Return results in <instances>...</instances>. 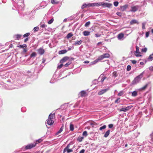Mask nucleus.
<instances>
[{"label": "nucleus", "instance_id": "f257e3e1", "mask_svg": "<svg viewBox=\"0 0 153 153\" xmlns=\"http://www.w3.org/2000/svg\"><path fill=\"white\" fill-rule=\"evenodd\" d=\"M143 72L140 75L134 78V79L132 82L131 84L133 85H134L139 83L141 79L143 77Z\"/></svg>", "mask_w": 153, "mask_h": 153}, {"label": "nucleus", "instance_id": "f03ea898", "mask_svg": "<svg viewBox=\"0 0 153 153\" xmlns=\"http://www.w3.org/2000/svg\"><path fill=\"white\" fill-rule=\"evenodd\" d=\"M19 10H22L24 7V0H16Z\"/></svg>", "mask_w": 153, "mask_h": 153}, {"label": "nucleus", "instance_id": "7ed1b4c3", "mask_svg": "<svg viewBox=\"0 0 153 153\" xmlns=\"http://www.w3.org/2000/svg\"><path fill=\"white\" fill-rule=\"evenodd\" d=\"M141 7V6L138 5L131 6V9L129 10V11L133 12H135L137 11L138 10L139 8Z\"/></svg>", "mask_w": 153, "mask_h": 153}, {"label": "nucleus", "instance_id": "20e7f679", "mask_svg": "<svg viewBox=\"0 0 153 153\" xmlns=\"http://www.w3.org/2000/svg\"><path fill=\"white\" fill-rule=\"evenodd\" d=\"M36 145V144L34 143H30L29 144H28L26 146H25L24 147V149H25L26 150L27 149H32V148L35 147ZM24 147H23L22 149H23Z\"/></svg>", "mask_w": 153, "mask_h": 153}, {"label": "nucleus", "instance_id": "39448f33", "mask_svg": "<svg viewBox=\"0 0 153 153\" xmlns=\"http://www.w3.org/2000/svg\"><path fill=\"white\" fill-rule=\"evenodd\" d=\"M110 56V55L108 53H105L99 56V59L101 60L105 58H109Z\"/></svg>", "mask_w": 153, "mask_h": 153}, {"label": "nucleus", "instance_id": "423d86ee", "mask_svg": "<svg viewBox=\"0 0 153 153\" xmlns=\"http://www.w3.org/2000/svg\"><path fill=\"white\" fill-rule=\"evenodd\" d=\"M136 51H135V53H134V54L135 55V56L137 57L141 56V55H140V52L139 51V47L137 46H136Z\"/></svg>", "mask_w": 153, "mask_h": 153}, {"label": "nucleus", "instance_id": "0eeeda50", "mask_svg": "<svg viewBox=\"0 0 153 153\" xmlns=\"http://www.w3.org/2000/svg\"><path fill=\"white\" fill-rule=\"evenodd\" d=\"M102 6L104 7H106L108 8H111L112 6V5L111 4L108 3L102 2Z\"/></svg>", "mask_w": 153, "mask_h": 153}, {"label": "nucleus", "instance_id": "6e6552de", "mask_svg": "<svg viewBox=\"0 0 153 153\" xmlns=\"http://www.w3.org/2000/svg\"><path fill=\"white\" fill-rule=\"evenodd\" d=\"M102 2L101 3H90V6L91 7H94V6H102Z\"/></svg>", "mask_w": 153, "mask_h": 153}, {"label": "nucleus", "instance_id": "1a4fd4ad", "mask_svg": "<svg viewBox=\"0 0 153 153\" xmlns=\"http://www.w3.org/2000/svg\"><path fill=\"white\" fill-rule=\"evenodd\" d=\"M38 52V53L40 55H43L45 52V50L42 48H39L37 50Z\"/></svg>", "mask_w": 153, "mask_h": 153}, {"label": "nucleus", "instance_id": "9d476101", "mask_svg": "<svg viewBox=\"0 0 153 153\" xmlns=\"http://www.w3.org/2000/svg\"><path fill=\"white\" fill-rule=\"evenodd\" d=\"M108 89V88H106L100 90L98 92V94L99 95H101L105 93Z\"/></svg>", "mask_w": 153, "mask_h": 153}, {"label": "nucleus", "instance_id": "9b49d317", "mask_svg": "<svg viewBox=\"0 0 153 153\" xmlns=\"http://www.w3.org/2000/svg\"><path fill=\"white\" fill-rule=\"evenodd\" d=\"M86 95V93L85 91H81L79 94V95H80L81 97H85Z\"/></svg>", "mask_w": 153, "mask_h": 153}, {"label": "nucleus", "instance_id": "f8f14e48", "mask_svg": "<svg viewBox=\"0 0 153 153\" xmlns=\"http://www.w3.org/2000/svg\"><path fill=\"white\" fill-rule=\"evenodd\" d=\"M124 36V35L123 33H120L117 35L118 39L119 40H123V38Z\"/></svg>", "mask_w": 153, "mask_h": 153}, {"label": "nucleus", "instance_id": "ddd939ff", "mask_svg": "<svg viewBox=\"0 0 153 153\" xmlns=\"http://www.w3.org/2000/svg\"><path fill=\"white\" fill-rule=\"evenodd\" d=\"M47 121V123L49 125L51 126L53 124L54 122L53 120H51V119H48Z\"/></svg>", "mask_w": 153, "mask_h": 153}, {"label": "nucleus", "instance_id": "4468645a", "mask_svg": "<svg viewBox=\"0 0 153 153\" xmlns=\"http://www.w3.org/2000/svg\"><path fill=\"white\" fill-rule=\"evenodd\" d=\"M22 35L21 34H17L13 36V38L17 39L19 40L21 39V37H22Z\"/></svg>", "mask_w": 153, "mask_h": 153}, {"label": "nucleus", "instance_id": "2eb2a0df", "mask_svg": "<svg viewBox=\"0 0 153 153\" xmlns=\"http://www.w3.org/2000/svg\"><path fill=\"white\" fill-rule=\"evenodd\" d=\"M128 7V5L127 4L123 6H121L120 7V10L122 11H124L127 9Z\"/></svg>", "mask_w": 153, "mask_h": 153}, {"label": "nucleus", "instance_id": "dca6fc26", "mask_svg": "<svg viewBox=\"0 0 153 153\" xmlns=\"http://www.w3.org/2000/svg\"><path fill=\"white\" fill-rule=\"evenodd\" d=\"M90 3L83 4L81 6L82 9H84L86 7H91V6H90Z\"/></svg>", "mask_w": 153, "mask_h": 153}, {"label": "nucleus", "instance_id": "f3484780", "mask_svg": "<svg viewBox=\"0 0 153 153\" xmlns=\"http://www.w3.org/2000/svg\"><path fill=\"white\" fill-rule=\"evenodd\" d=\"M82 42V40H79V41H76L75 43L73 44L76 46H77L81 45Z\"/></svg>", "mask_w": 153, "mask_h": 153}, {"label": "nucleus", "instance_id": "a211bd4d", "mask_svg": "<svg viewBox=\"0 0 153 153\" xmlns=\"http://www.w3.org/2000/svg\"><path fill=\"white\" fill-rule=\"evenodd\" d=\"M134 24H138L139 23L138 22L136 19H133L130 21V24L133 25Z\"/></svg>", "mask_w": 153, "mask_h": 153}, {"label": "nucleus", "instance_id": "6ab92c4d", "mask_svg": "<svg viewBox=\"0 0 153 153\" xmlns=\"http://www.w3.org/2000/svg\"><path fill=\"white\" fill-rule=\"evenodd\" d=\"M64 128V125L62 124L61 128H60L59 130L56 133V135H58L59 134H60L61 132L63 130Z\"/></svg>", "mask_w": 153, "mask_h": 153}, {"label": "nucleus", "instance_id": "aec40b11", "mask_svg": "<svg viewBox=\"0 0 153 153\" xmlns=\"http://www.w3.org/2000/svg\"><path fill=\"white\" fill-rule=\"evenodd\" d=\"M39 26L40 27H41L42 28L46 29V28L47 27V25H45L44 23L41 22Z\"/></svg>", "mask_w": 153, "mask_h": 153}, {"label": "nucleus", "instance_id": "412c9836", "mask_svg": "<svg viewBox=\"0 0 153 153\" xmlns=\"http://www.w3.org/2000/svg\"><path fill=\"white\" fill-rule=\"evenodd\" d=\"M51 3L53 4H57L60 2L59 0H51Z\"/></svg>", "mask_w": 153, "mask_h": 153}, {"label": "nucleus", "instance_id": "4be33fe9", "mask_svg": "<svg viewBox=\"0 0 153 153\" xmlns=\"http://www.w3.org/2000/svg\"><path fill=\"white\" fill-rule=\"evenodd\" d=\"M68 59V57L65 56L63 57L62 59L60 61V63H62L65 62Z\"/></svg>", "mask_w": 153, "mask_h": 153}, {"label": "nucleus", "instance_id": "5701e85b", "mask_svg": "<svg viewBox=\"0 0 153 153\" xmlns=\"http://www.w3.org/2000/svg\"><path fill=\"white\" fill-rule=\"evenodd\" d=\"M55 113H53L52 114V113H51L48 116V119H51V120H53L54 117H55Z\"/></svg>", "mask_w": 153, "mask_h": 153}, {"label": "nucleus", "instance_id": "b1692460", "mask_svg": "<svg viewBox=\"0 0 153 153\" xmlns=\"http://www.w3.org/2000/svg\"><path fill=\"white\" fill-rule=\"evenodd\" d=\"M90 32L85 30L83 32V35L85 36H88L90 35Z\"/></svg>", "mask_w": 153, "mask_h": 153}, {"label": "nucleus", "instance_id": "393cba45", "mask_svg": "<svg viewBox=\"0 0 153 153\" xmlns=\"http://www.w3.org/2000/svg\"><path fill=\"white\" fill-rule=\"evenodd\" d=\"M110 130H108L105 134L104 135V137H107L109 135L110 133Z\"/></svg>", "mask_w": 153, "mask_h": 153}, {"label": "nucleus", "instance_id": "a878e982", "mask_svg": "<svg viewBox=\"0 0 153 153\" xmlns=\"http://www.w3.org/2000/svg\"><path fill=\"white\" fill-rule=\"evenodd\" d=\"M67 51L66 50H61L59 51L58 53L59 54H64L66 53Z\"/></svg>", "mask_w": 153, "mask_h": 153}, {"label": "nucleus", "instance_id": "bb28decb", "mask_svg": "<svg viewBox=\"0 0 153 153\" xmlns=\"http://www.w3.org/2000/svg\"><path fill=\"white\" fill-rule=\"evenodd\" d=\"M153 60V53H152L150 55L148 59V61H152Z\"/></svg>", "mask_w": 153, "mask_h": 153}, {"label": "nucleus", "instance_id": "cd10ccee", "mask_svg": "<svg viewBox=\"0 0 153 153\" xmlns=\"http://www.w3.org/2000/svg\"><path fill=\"white\" fill-rule=\"evenodd\" d=\"M150 84V82H148V83L146 84L144 86L141 88L140 89L141 90H143L146 89V88L148 86V85Z\"/></svg>", "mask_w": 153, "mask_h": 153}, {"label": "nucleus", "instance_id": "c85d7f7f", "mask_svg": "<svg viewBox=\"0 0 153 153\" xmlns=\"http://www.w3.org/2000/svg\"><path fill=\"white\" fill-rule=\"evenodd\" d=\"M131 93L132 94L131 96L133 97H136L137 95V92L136 91H133Z\"/></svg>", "mask_w": 153, "mask_h": 153}, {"label": "nucleus", "instance_id": "c756f323", "mask_svg": "<svg viewBox=\"0 0 153 153\" xmlns=\"http://www.w3.org/2000/svg\"><path fill=\"white\" fill-rule=\"evenodd\" d=\"M70 144H69L67 145L66 147L63 150V153H64L66 152V151L69 149V148L70 147Z\"/></svg>", "mask_w": 153, "mask_h": 153}, {"label": "nucleus", "instance_id": "7c9ffc66", "mask_svg": "<svg viewBox=\"0 0 153 153\" xmlns=\"http://www.w3.org/2000/svg\"><path fill=\"white\" fill-rule=\"evenodd\" d=\"M73 35V34L72 33H68L66 36V38L68 39L69 38L72 37Z\"/></svg>", "mask_w": 153, "mask_h": 153}, {"label": "nucleus", "instance_id": "2f4dec72", "mask_svg": "<svg viewBox=\"0 0 153 153\" xmlns=\"http://www.w3.org/2000/svg\"><path fill=\"white\" fill-rule=\"evenodd\" d=\"M113 76H114V78L116 77H117L118 75V74H117V71H114L113 73Z\"/></svg>", "mask_w": 153, "mask_h": 153}, {"label": "nucleus", "instance_id": "473e14b6", "mask_svg": "<svg viewBox=\"0 0 153 153\" xmlns=\"http://www.w3.org/2000/svg\"><path fill=\"white\" fill-rule=\"evenodd\" d=\"M36 56V53L35 52L32 53L30 55V58H35Z\"/></svg>", "mask_w": 153, "mask_h": 153}, {"label": "nucleus", "instance_id": "72a5a7b5", "mask_svg": "<svg viewBox=\"0 0 153 153\" xmlns=\"http://www.w3.org/2000/svg\"><path fill=\"white\" fill-rule=\"evenodd\" d=\"M84 137H79L77 138V140L79 142H81L82 141Z\"/></svg>", "mask_w": 153, "mask_h": 153}, {"label": "nucleus", "instance_id": "f704fd0d", "mask_svg": "<svg viewBox=\"0 0 153 153\" xmlns=\"http://www.w3.org/2000/svg\"><path fill=\"white\" fill-rule=\"evenodd\" d=\"M17 47L21 48H26L27 47V45L26 44L23 45H18Z\"/></svg>", "mask_w": 153, "mask_h": 153}, {"label": "nucleus", "instance_id": "c9c22d12", "mask_svg": "<svg viewBox=\"0 0 153 153\" xmlns=\"http://www.w3.org/2000/svg\"><path fill=\"white\" fill-rule=\"evenodd\" d=\"M43 140V139H42V138H41L39 139V140H37L36 141V143L35 144H37L41 142Z\"/></svg>", "mask_w": 153, "mask_h": 153}, {"label": "nucleus", "instance_id": "e433bc0d", "mask_svg": "<svg viewBox=\"0 0 153 153\" xmlns=\"http://www.w3.org/2000/svg\"><path fill=\"white\" fill-rule=\"evenodd\" d=\"M70 130L73 131L74 130V125L72 124H70Z\"/></svg>", "mask_w": 153, "mask_h": 153}, {"label": "nucleus", "instance_id": "4c0bfd02", "mask_svg": "<svg viewBox=\"0 0 153 153\" xmlns=\"http://www.w3.org/2000/svg\"><path fill=\"white\" fill-rule=\"evenodd\" d=\"M42 4V3L41 4V5H40L39 6H38L37 7H36L34 9V11H36L37 10H38L40 9V8L42 7V6L41 5Z\"/></svg>", "mask_w": 153, "mask_h": 153}, {"label": "nucleus", "instance_id": "58836bf2", "mask_svg": "<svg viewBox=\"0 0 153 153\" xmlns=\"http://www.w3.org/2000/svg\"><path fill=\"white\" fill-rule=\"evenodd\" d=\"M120 111L126 112L127 110L126 108H123L120 109L119 110Z\"/></svg>", "mask_w": 153, "mask_h": 153}, {"label": "nucleus", "instance_id": "ea45409f", "mask_svg": "<svg viewBox=\"0 0 153 153\" xmlns=\"http://www.w3.org/2000/svg\"><path fill=\"white\" fill-rule=\"evenodd\" d=\"M124 92L122 91H120L119 93L117 95L118 96H122L124 94Z\"/></svg>", "mask_w": 153, "mask_h": 153}, {"label": "nucleus", "instance_id": "a19ab883", "mask_svg": "<svg viewBox=\"0 0 153 153\" xmlns=\"http://www.w3.org/2000/svg\"><path fill=\"white\" fill-rule=\"evenodd\" d=\"M146 22H143L142 23V28L143 30L145 29Z\"/></svg>", "mask_w": 153, "mask_h": 153}, {"label": "nucleus", "instance_id": "79ce46f5", "mask_svg": "<svg viewBox=\"0 0 153 153\" xmlns=\"http://www.w3.org/2000/svg\"><path fill=\"white\" fill-rule=\"evenodd\" d=\"M91 22L90 21H88L86 23L85 25V26L86 27H88L90 24Z\"/></svg>", "mask_w": 153, "mask_h": 153}, {"label": "nucleus", "instance_id": "37998d69", "mask_svg": "<svg viewBox=\"0 0 153 153\" xmlns=\"http://www.w3.org/2000/svg\"><path fill=\"white\" fill-rule=\"evenodd\" d=\"M39 28L38 27H35L33 29V30L34 32H37L38 31Z\"/></svg>", "mask_w": 153, "mask_h": 153}, {"label": "nucleus", "instance_id": "c03bdc74", "mask_svg": "<svg viewBox=\"0 0 153 153\" xmlns=\"http://www.w3.org/2000/svg\"><path fill=\"white\" fill-rule=\"evenodd\" d=\"M106 127V126L105 125H103L99 129V130L100 131L102 130L103 129L105 128Z\"/></svg>", "mask_w": 153, "mask_h": 153}, {"label": "nucleus", "instance_id": "a18cd8bd", "mask_svg": "<svg viewBox=\"0 0 153 153\" xmlns=\"http://www.w3.org/2000/svg\"><path fill=\"white\" fill-rule=\"evenodd\" d=\"M133 106L132 105H130L126 107L127 111L130 109Z\"/></svg>", "mask_w": 153, "mask_h": 153}, {"label": "nucleus", "instance_id": "49530a36", "mask_svg": "<svg viewBox=\"0 0 153 153\" xmlns=\"http://www.w3.org/2000/svg\"><path fill=\"white\" fill-rule=\"evenodd\" d=\"M82 135L85 137H86L88 135L87 132L86 131H84L83 132Z\"/></svg>", "mask_w": 153, "mask_h": 153}, {"label": "nucleus", "instance_id": "de8ad7c7", "mask_svg": "<svg viewBox=\"0 0 153 153\" xmlns=\"http://www.w3.org/2000/svg\"><path fill=\"white\" fill-rule=\"evenodd\" d=\"M53 21V18L51 19L50 20H49L48 22V23L49 24H51Z\"/></svg>", "mask_w": 153, "mask_h": 153}, {"label": "nucleus", "instance_id": "09e8293b", "mask_svg": "<svg viewBox=\"0 0 153 153\" xmlns=\"http://www.w3.org/2000/svg\"><path fill=\"white\" fill-rule=\"evenodd\" d=\"M71 63V62H67V63L65 64L64 65V66L65 67H68V65H70Z\"/></svg>", "mask_w": 153, "mask_h": 153}, {"label": "nucleus", "instance_id": "8fccbe9b", "mask_svg": "<svg viewBox=\"0 0 153 153\" xmlns=\"http://www.w3.org/2000/svg\"><path fill=\"white\" fill-rule=\"evenodd\" d=\"M147 51V48H142L141 49V51L142 52H146Z\"/></svg>", "mask_w": 153, "mask_h": 153}, {"label": "nucleus", "instance_id": "3c124183", "mask_svg": "<svg viewBox=\"0 0 153 153\" xmlns=\"http://www.w3.org/2000/svg\"><path fill=\"white\" fill-rule=\"evenodd\" d=\"M30 35V33H27L24 35L23 37H28Z\"/></svg>", "mask_w": 153, "mask_h": 153}, {"label": "nucleus", "instance_id": "603ef678", "mask_svg": "<svg viewBox=\"0 0 153 153\" xmlns=\"http://www.w3.org/2000/svg\"><path fill=\"white\" fill-rule=\"evenodd\" d=\"M120 98H117L115 101V103H118L120 102V101L119 100L120 99Z\"/></svg>", "mask_w": 153, "mask_h": 153}, {"label": "nucleus", "instance_id": "864d4df0", "mask_svg": "<svg viewBox=\"0 0 153 153\" xmlns=\"http://www.w3.org/2000/svg\"><path fill=\"white\" fill-rule=\"evenodd\" d=\"M131 68V67L130 65H128L127 67L126 70L127 71H129Z\"/></svg>", "mask_w": 153, "mask_h": 153}, {"label": "nucleus", "instance_id": "5fc2aeb1", "mask_svg": "<svg viewBox=\"0 0 153 153\" xmlns=\"http://www.w3.org/2000/svg\"><path fill=\"white\" fill-rule=\"evenodd\" d=\"M118 2L116 1L114 2V5L115 7H117L118 5Z\"/></svg>", "mask_w": 153, "mask_h": 153}, {"label": "nucleus", "instance_id": "6e6d98bb", "mask_svg": "<svg viewBox=\"0 0 153 153\" xmlns=\"http://www.w3.org/2000/svg\"><path fill=\"white\" fill-rule=\"evenodd\" d=\"M100 60L99 59V57H98V58L97 59H96L93 62H94V63L95 64H96V63H97L99 60Z\"/></svg>", "mask_w": 153, "mask_h": 153}, {"label": "nucleus", "instance_id": "4d7b16f0", "mask_svg": "<svg viewBox=\"0 0 153 153\" xmlns=\"http://www.w3.org/2000/svg\"><path fill=\"white\" fill-rule=\"evenodd\" d=\"M66 151L68 153H69L70 152H72L73 151L72 149H69Z\"/></svg>", "mask_w": 153, "mask_h": 153}, {"label": "nucleus", "instance_id": "13d9d810", "mask_svg": "<svg viewBox=\"0 0 153 153\" xmlns=\"http://www.w3.org/2000/svg\"><path fill=\"white\" fill-rule=\"evenodd\" d=\"M149 32L148 31L146 33V38H147L149 36Z\"/></svg>", "mask_w": 153, "mask_h": 153}, {"label": "nucleus", "instance_id": "bf43d9fd", "mask_svg": "<svg viewBox=\"0 0 153 153\" xmlns=\"http://www.w3.org/2000/svg\"><path fill=\"white\" fill-rule=\"evenodd\" d=\"M146 0H144V1L143 2V4L141 6V7L142 6H146Z\"/></svg>", "mask_w": 153, "mask_h": 153}, {"label": "nucleus", "instance_id": "052dcab7", "mask_svg": "<svg viewBox=\"0 0 153 153\" xmlns=\"http://www.w3.org/2000/svg\"><path fill=\"white\" fill-rule=\"evenodd\" d=\"M21 110L22 112H24L26 111V108L24 107H22L21 108Z\"/></svg>", "mask_w": 153, "mask_h": 153}, {"label": "nucleus", "instance_id": "680f3d73", "mask_svg": "<svg viewBox=\"0 0 153 153\" xmlns=\"http://www.w3.org/2000/svg\"><path fill=\"white\" fill-rule=\"evenodd\" d=\"M131 62L133 64H135L137 62V61L135 60H131Z\"/></svg>", "mask_w": 153, "mask_h": 153}, {"label": "nucleus", "instance_id": "e2e57ef3", "mask_svg": "<svg viewBox=\"0 0 153 153\" xmlns=\"http://www.w3.org/2000/svg\"><path fill=\"white\" fill-rule=\"evenodd\" d=\"M63 65V64H61L59 65L58 66V68H59V69H60L61 68H62V67Z\"/></svg>", "mask_w": 153, "mask_h": 153}, {"label": "nucleus", "instance_id": "0e129e2a", "mask_svg": "<svg viewBox=\"0 0 153 153\" xmlns=\"http://www.w3.org/2000/svg\"><path fill=\"white\" fill-rule=\"evenodd\" d=\"M108 126L109 128H111L113 126V125L112 124H110L108 125Z\"/></svg>", "mask_w": 153, "mask_h": 153}, {"label": "nucleus", "instance_id": "69168bd1", "mask_svg": "<svg viewBox=\"0 0 153 153\" xmlns=\"http://www.w3.org/2000/svg\"><path fill=\"white\" fill-rule=\"evenodd\" d=\"M116 14L119 16H121L122 15V13L120 12H117V13Z\"/></svg>", "mask_w": 153, "mask_h": 153}, {"label": "nucleus", "instance_id": "338daca9", "mask_svg": "<svg viewBox=\"0 0 153 153\" xmlns=\"http://www.w3.org/2000/svg\"><path fill=\"white\" fill-rule=\"evenodd\" d=\"M106 78L105 77H104L102 78L101 80V82L102 83L104 81V80Z\"/></svg>", "mask_w": 153, "mask_h": 153}, {"label": "nucleus", "instance_id": "774afa93", "mask_svg": "<svg viewBox=\"0 0 153 153\" xmlns=\"http://www.w3.org/2000/svg\"><path fill=\"white\" fill-rule=\"evenodd\" d=\"M85 150V149H82L81 150L79 153H84Z\"/></svg>", "mask_w": 153, "mask_h": 153}]
</instances>
